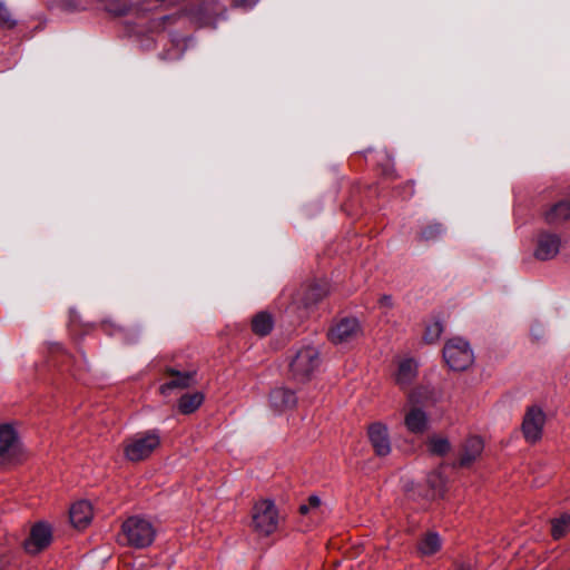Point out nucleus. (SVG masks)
<instances>
[{"label":"nucleus","mask_w":570,"mask_h":570,"mask_svg":"<svg viewBox=\"0 0 570 570\" xmlns=\"http://www.w3.org/2000/svg\"><path fill=\"white\" fill-rule=\"evenodd\" d=\"M471 569H472L471 564H460L458 568V570H471Z\"/></svg>","instance_id":"2f4dec72"},{"label":"nucleus","mask_w":570,"mask_h":570,"mask_svg":"<svg viewBox=\"0 0 570 570\" xmlns=\"http://www.w3.org/2000/svg\"><path fill=\"white\" fill-rule=\"evenodd\" d=\"M380 303L384 306H387L390 307L392 305V299L390 296H383L381 299H380Z\"/></svg>","instance_id":"c756f323"},{"label":"nucleus","mask_w":570,"mask_h":570,"mask_svg":"<svg viewBox=\"0 0 570 570\" xmlns=\"http://www.w3.org/2000/svg\"><path fill=\"white\" fill-rule=\"evenodd\" d=\"M21 452L20 438L12 424H0V459L11 460Z\"/></svg>","instance_id":"6e6552de"},{"label":"nucleus","mask_w":570,"mask_h":570,"mask_svg":"<svg viewBox=\"0 0 570 570\" xmlns=\"http://www.w3.org/2000/svg\"><path fill=\"white\" fill-rule=\"evenodd\" d=\"M52 539V531L49 524L45 522L36 523L31 530L29 538L24 541L23 548L30 554H37L46 549Z\"/></svg>","instance_id":"1a4fd4ad"},{"label":"nucleus","mask_w":570,"mask_h":570,"mask_svg":"<svg viewBox=\"0 0 570 570\" xmlns=\"http://www.w3.org/2000/svg\"><path fill=\"white\" fill-rule=\"evenodd\" d=\"M440 548L441 539L435 532H429L419 544V550L424 556L434 554Z\"/></svg>","instance_id":"412c9836"},{"label":"nucleus","mask_w":570,"mask_h":570,"mask_svg":"<svg viewBox=\"0 0 570 570\" xmlns=\"http://www.w3.org/2000/svg\"><path fill=\"white\" fill-rule=\"evenodd\" d=\"M443 232V228L439 224L429 225L421 233V237L425 240L436 239Z\"/></svg>","instance_id":"a878e982"},{"label":"nucleus","mask_w":570,"mask_h":570,"mask_svg":"<svg viewBox=\"0 0 570 570\" xmlns=\"http://www.w3.org/2000/svg\"><path fill=\"white\" fill-rule=\"evenodd\" d=\"M417 375V363L413 358H406L400 362L395 374V382L402 389L412 384Z\"/></svg>","instance_id":"dca6fc26"},{"label":"nucleus","mask_w":570,"mask_h":570,"mask_svg":"<svg viewBox=\"0 0 570 570\" xmlns=\"http://www.w3.org/2000/svg\"><path fill=\"white\" fill-rule=\"evenodd\" d=\"M272 316L266 312H261L253 317L252 330L256 335L266 336L273 328Z\"/></svg>","instance_id":"6ab92c4d"},{"label":"nucleus","mask_w":570,"mask_h":570,"mask_svg":"<svg viewBox=\"0 0 570 570\" xmlns=\"http://www.w3.org/2000/svg\"><path fill=\"white\" fill-rule=\"evenodd\" d=\"M404 424L409 432L422 434L429 428V417L422 409L413 405L405 414Z\"/></svg>","instance_id":"ddd939ff"},{"label":"nucleus","mask_w":570,"mask_h":570,"mask_svg":"<svg viewBox=\"0 0 570 570\" xmlns=\"http://www.w3.org/2000/svg\"><path fill=\"white\" fill-rule=\"evenodd\" d=\"M169 373L174 375V379L160 386V393L164 395L174 389L188 387L194 381V375L191 373L183 374L173 370L169 371Z\"/></svg>","instance_id":"a211bd4d"},{"label":"nucleus","mask_w":570,"mask_h":570,"mask_svg":"<svg viewBox=\"0 0 570 570\" xmlns=\"http://www.w3.org/2000/svg\"><path fill=\"white\" fill-rule=\"evenodd\" d=\"M320 365V352L317 347L307 345L299 348L291 362V372L294 380L306 382Z\"/></svg>","instance_id":"7ed1b4c3"},{"label":"nucleus","mask_w":570,"mask_h":570,"mask_svg":"<svg viewBox=\"0 0 570 570\" xmlns=\"http://www.w3.org/2000/svg\"><path fill=\"white\" fill-rule=\"evenodd\" d=\"M429 482L433 488H435L439 484L441 485L443 483V480L439 473H435V474L431 475Z\"/></svg>","instance_id":"c85d7f7f"},{"label":"nucleus","mask_w":570,"mask_h":570,"mask_svg":"<svg viewBox=\"0 0 570 570\" xmlns=\"http://www.w3.org/2000/svg\"><path fill=\"white\" fill-rule=\"evenodd\" d=\"M299 512H301L302 514H307V513H309V512H311L309 507H308L306 503H305V504H302V505L299 507Z\"/></svg>","instance_id":"7c9ffc66"},{"label":"nucleus","mask_w":570,"mask_h":570,"mask_svg":"<svg viewBox=\"0 0 570 570\" xmlns=\"http://www.w3.org/2000/svg\"><path fill=\"white\" fill-rule=\"evenodd\" d=\"M362 333L361 325L356 318H343L330 331V338L335 344L351 342Z\"/></svg>","instance_id":"9d476101"},{"label":"nucleus","mask_w":570,"mask_h":570,"mask_svg":"<svg viewBox=\"0 0 570 570\" xmlns=\"http://www.w3.org/2000/svg\"><path fill=\"white\" fill-rule=\"evenodd\" d=\"M240 4H247L248 0H237Z\"/></svg>","instance_id":"72a5a7b5"},{"label":"nucleus","mask_w":570,"mask_h":570,"mask_svg":"<svg viewBox=\"0 0 570 570\" xmlns=\"http://www.w3.org/2000/svg\"><path fill=\"white\" fill-rule=\"evenodd\" d=\"M155 534L156 530L149 520L130 517L122 523L118 541L125 546L142 549L153 543Z\"/></svg>","instance_id":"f257e3e1"},{"label":"nucleus","mask_w":570,"mask_h":570,"mask_svg":"<svg viewBox=\"0 0 570 570\" xmlns=\"http://www.w3.org/2000/svg\"><path fill=\"white\" fill-rule=\"evenodd\" d=\"M570 218V202L561 200L551 206L544 213V219L549 225H560Z\"/></svg>","instance_id":"f3484780"},{"label":"nucleus","mask_w":570,"mask_h":570,"mask_svg":"<svg viewBox=\"0 0 570 570\" xmlns=\"http://www.w3.org/2000/svg\"><path fill=\"white\" fill-rule=\"evenodd\" d=\"M0 26H2L4 28H12L16 26V20L13 19L9 8L1 0H0Z\"/></svg>","instance_id":"393cba45"},{"label":"nucleus","mask_w":570,"mask_h":570,"mask_svg":"<svg viewBox=\"0 0 570 570\" xmlns=\"http://www.w3.org/2000/svg\"><path fill=\"white\" fill-rule=\"evenodd\" d=\"M281 515L274 503L269 499L257 501L252 511V527L259 535L273 534L279 524Z\"/></svg>","instance_id":"f03ea898"},{"label":"nucleus","mask_w":570,"mask_h":570,"mask_svg":"<svg viewBox=\"0 0 570 570\" xmlns=\"http://www.w3.org/2000/svg\"><path fill=\"white\" fill-rule=\"evenodd\" d=\"M570 527V515L563 514L552 521L551 533L554 539H560L564 535Z\"/></svg>","instance_id":"5701e85b"},{"label":"nucleus","mask_w":570,"mask_h":570,"mask_svg":"<svg viewBox=\"0 0 570 570\" xmlns=\"http://www.w3.org/2000/svg\"><path fill=\"white\" fill-rule=\"evenodd\" d=\"M125 12H126L125 9H121V10L117 11L118 14H124Z\"/></svg>","instance_id":"f704fd0d"},{"label":"nucleus","mask_w":570,"mask_h":570,"mask_svg":"<svg viewBox=\"0 0 570 570\" xmlns=\"http://www.w3.org/2000/svg\"><path fill=\"white\" fill-rule=\"evenodd\" d=\"M368 439L377 455L385 456L391 452V443L385 425L373 423L368 428Z\"/></svg>","instance_id":"9b49d317"},{"label":"nucleus","mask_w":570,"mask_h":570,"mask_svg":"<svg viewBox=\"0 0 570 570\" xmlns=\"http://www.w3.org/2000/svg\"><path fill=\"white\" fill-rule=\"evenodd\" d=\"M311 512L317 511L321 508V499L317 495H311L306 503Z\"/></svg>","instance_id":"cd10ccee"},{"label":"nucleus","mask_w":570,"mask_h":570,"mask_svg":"<svg viewBox=\"0 0 570 570\" xmlns=\"http://www.w3.org/2000/svg\"><path fill=\"white\" fill-rule=\"evenodd\" d=\"M428 446L429 451L436 455H444L451 449L449 440L442 436H431L428 441Z\"/></svg>","instance_id":"4be33fe9"},{"label":"nucleus","mask_w":570,"mask_h":570,"mask_svg":"<svg viewBox=\"0 0 570 570\" xmlns=\"http://www.w3.org/2000/svg\"><path fill=\"white\" fill-rule=\"evenodd\" d=\"M546 419V413L541 407L532 405L527 409L522 422V433L528 442L535 443L541 439Z\"/></svg>","instance_id":"423d86ee"},{"label":"nucleus","mask_w":570,"mask_h":570,"mask_svg":"<svg viewBox=\"0 0 570 570\" xmlns=\"http://www.w3.org/2000/svg\"><path fill=\"white\" fill-rule=\"evenodd\" d=\"M531 335L534 340L539 341L544 336V328L540 323H534L531 326Z\"/></svg>","instance_id":"bb28decb"},{"label":"nucleus","mask_w":570,"mask_h":570,"mask_svg":"<svg viewBox=\"0 0 570 570\" xmlns=\"http://www.w3.org/2000/svg\"><path fill=\"white\" fill-rule=\"evenodd\" d=\"M297 400L293 391L277 387L269 394V404L276 412H284L295 406Z\"/></svg>","instance_id":"4468645a"},{"label":"nucleus","mask_w":570,"mask_h":570,"mask_svg":"<svg viewBox=\"0 0 570 570\" xmlns=\"http://www.w3.org/2000/svg\"><path fill=\"white\" fill-rule=\"evenodd\" d=\"M204 396L202 393L185 394L179 400V411L184 414L194 412L203 403Z\"/></svg>","instance_id":"aec40b11"},{"label":"nucleus","mask_w":570,"mask_h":570,"mask_svg":"<svg viewBox=\"0 0 570 570\" xmlns=\"http://www.w3.org/2000/svg\"><path fill=\"white\" fill-rule=\"evenodd\" d=\"M160 444L156 432L137 434L125 442L124 453L127 460L137 462L148 458Z\"/></svg>","instance_id":"39448f33"},{"label":"nucleus","mask_w":570,"mask_h":570,"mask_svg":"<svg viewBox=\"0 0 570 570\" xmlns=\"http://www.w3.org/2000/svg\"><path fill=\"white\" fill-rule=\"evenodd\" d=\"M561 244L560 235L549 230H541L537 236L533 255L542 262L551 261L560 253Z\"/></svg>","instance_id":"0eeeda50"},{"label":"nucleus","mask_w":570,"mask_h":570,"mask_svg":"<svg viewBox=\"0 0 570 570\" xmlns=\"http://www.w3.org/2000/svg\"><path fill=\"white\" fill-rule=\"evenodd\" d=\"M484 448L483 440L479 436L469 438L462 445V451L459 460V465L466 468L475 462Z\"/></svg>","instance_id":"f8f14e48"},{"label":"nucleus","mask_w":570,"mask_h":570,"mask_svg":"<svg viewBox=\"0 0 570 570\" xmlns=\"http://www.w3.org/2000/svg\"><path fill=\"white\" fill-rule=\"evenodd\" d=\"M409 401H410L411 403L415 401V394H414V393H411V394L409 395Z\"/></svg>","instance_id":"473e14b6"},{"label":"nucleus","mask_w":570,"mask_h":570,"mask_svg":"<svg viewBox=\"0 0 570 570\" xmlns=\"http://www.w3.org/2000/svg\"><path fill=\"white\" fill-rule=\"evenodd\" d=\"M91 519L92 508L88 501H78L70 508V521L75 528L82 529L87 527Z\"/></svg>","instance_id":"2eb2a0df"},{"label":"nucleus","mask_w":570,"mask_h":570,"mask_svg":"<svg viewBox=\"0 0 570 570\" xmlns=\"http://www.w3.org/2000/svg\"><path fill=\"white\" fill-rule=\"evenodd\" d=\"M443 357L453 371H465L474 361V354L470 344L462 338L448 341L443 348Z\"/></svg>","instance_id":"20e7f679"},{"label":"nucleus","mask_w":570,"mask_h":570,"mask_svg":"<svg viewBox=\"0 0 570 570\" xmlns=\"http://www.w3.org/2000/svg\"><path fill=\"white\" fill-rule=\"evenodd\" d=\"M443 332V326L439 321H432L425 326L423 338L426 343L436 342Z\"/></svg>","instance_id":"b1692460"}]
</instances>
